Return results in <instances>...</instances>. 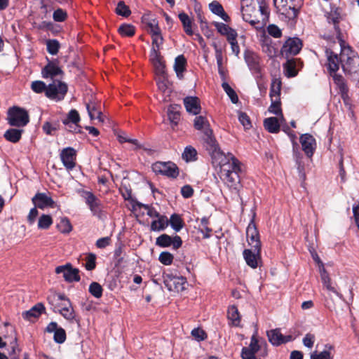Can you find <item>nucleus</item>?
Listing matches in <instances>:
<instances>
[{
	"label": "nucleus",
	"mask_w": 359,
	"mask_h": 359,
	"mask_svg": "<svg viewBox=\"0 0 359 359\" xmlns=\"http://www.w3.org/2000/svg\"><path fill=\"white\" fill-rule=\"evenodd\" d=\"M242 15L245 21L257 30L262 29L266 25L269 11L266 0H241Z\"/></svg>",
	"instance_id": "1"
},
{
	"label": "nucleus",
	"mask_w": 359,
	"mask_h": 359,
	"mask_svg": "<svg viewBox=\"0 0 359 359\" xmlns=\"http://www.w3.org/2000/svg\"><path fill=\"white\" fill-rule=\"evenodd\" d=\"M47 301L55 313L58 312L69 322L74 320L79 322V320H76V315L71 301L64 294L50 292L47 297Z\"/></svg>",
	"instance_id": "2"
},
{
	"label": "nucleus",
	"mask_w": 359,
	"mask_h": 359,
	"mask_svg": "<svg viewBox=\"0 0 359 359\" xmlns=\"http://www.w3.org/2000/svg\"><path fill=\"white\" fill-rule=\"evenodd\" d=\"M206 148L212 156V163L220 167V173L224 168L225 170L233 169V168L238 169V165H240L239 161L232 154H225L221 151L217 141L206 146Z\"/></svg>",
	"instance_id": "3"
},
{
	"label": "nucleus",
	"mask_w": 359,
	"mask_h": 359,
	"mask_svg": "<svg viewBox=\"0 0 359 359\" xmlns=\"http://www.w3.org/2000/svg\"><path fill=\"white\" fill-rule=\"evenodd\" d=\"M273 3L280 15L289 20H294L297 17L303 0H273Z\"/></svg>",
	"instance_id": "4"
},
{
	"label": "nucleus",
	"mask_w": 359,
	"mask_h": 359,
	"mask_svg": "<svg viewBox=\"0 0 359 359\" xmlns=\"http://www.w3.org/2000/svg\"><path fill=\"white\" fill-rule=\"evenodd\" d=\"M7 120L12 126L24 127L29 122V116L27 110L19 107H11L8 111Z\"/></svg>",
	"instance_id": "5"
},
{
	"label": "nucleus",
	"mask_w": 359,
	"mask_h": 359,
	"mask_svg": "<svg viewBox=\"0 0 359 359\" xmlns=\"http://www.w3.org/2000/svg\"><path fill=\"white\" fill-rule=\"evenodd\" d=\"M241 171L240 165H238V169L233 168V169L225 170L223 169V172L220 173L221 180L227 185V187L236 192H238L241 188L240 177L238 172Z\"/></svg>",
	"instance_id": "6"
},
{
	"label": "nucleus",
	"mask_w": 359,
	"mask_h": 359,
	"mask_svg": "<svg viewBox=\"0 0 359 359\" xmlns=\"http://www.w3.org/2000/svg\"><path fill=\"white\" fill-rule=\"evenodd\" d=\"M67 92V86L59 80H53L48 84L46 90V96L51 100H61Z\"/></svg>",
	"instance_id": "7"
},
{
	"label": "nucleus",
	"mask_w": 359,
	"mask_h": 359,
	"mask_svg": "<svg viewBox=\"0 0 359 359\" xmlns=\"http://www.w3.org/2000/svg\"><path fill=\"white\" fill-rule=\"evenodd\" d=\"M194 126L196 130H201L203 133V139L206 146L216 141L212 135V130L210 128L209 122L205 116H196L194 119Z\"/></svg>",
	"instance_id": "8"
},
{
	"label": "nucleus",
	"mask_w": 359,
	"mask_h": 359,
	"mask_svg": "<svg viewBox=\"0 0 359 359\" xmlns=\"http://www.w3.org/2000/svg\"><path fill=\"white\" fill-rule=\"evenodd\" d=\"M163 283L168 290L179 292L185 290L187 280L183 276L166 273L163 276Z\"/></svg>",
	"instance_id": "9"
},
{
	"label": "nucleus",
	"mask_w": 359,
	"mask_h": 359,
	"mask_svg": "<svg viewBox=\"0 0 359 359\" xmlns=\"http://www.w3.org/2000/svg\"><path fill=\"white\" fill-rule=\"evenodd\" d=\"M151 168L157 174H161L172 178H176L179 175L177 166L170 161L156 162L152 165Z\"/></svg>",
	"instance_id": "10"
},
{
	"label": "nucleus",
	"mask_w": 359,
	"mask_h": 359,
	"mask_svg": "<svg viewBox=\"0 0 359 359\" xmlns=\"http://www.w3.org/2000/svg\"><path fill=\"white\" fill-rule=\"evenodd\" d=\"M341 57V66L344 72L349 74L359 73L358 56L355 55L354 53H351V55H347L345 59V55L344 53H342Z\"/></svg>",
	"instance_id": "11"
},
{
	"label": "nucleus",
	"mask_w": 359,
	"mask_h": 359,
	"mask_svg": "<svg viewBox=\"0 0 359 359\" xmlns=\"http://www.w3.org/2000/svg\"><path fill=\"white\" fill-rule=\"evenodd\" d=\"M246 236L248 244L252 248H255L258 251H261V241L259 239V231L253 221H251L246 229Z\"/></svg>",
	"instance_id": "12"
},
{
	"label": "nucleus",
	"mask_w": 359,
	"mask_h": 359,
	"mask_svg": "<svg viewBox=\"0 0 359 359\" xmlns=\"http://www.w3.org/2000/svg\"><path fill=\"white\" fill-rule=\"evenodd\" d=\"M55 273L57 274L62 273L64 279L69 283L80 280L79 270L72 268L70 264L57 266L55 269Z\"/></svg>",
	"instance_id": "13"
},
{
	"label": "nucleus",
	"mask_w": 359,
	"mask_h": 359,
	"mask_svg": "<svg viewBox=\"0 0 359 359\" xmlns=\"http://www.w3.org/2000/svg\"><path fill=\"white\" fill-rule=\"evenodd\" d=\"M302 48V41L298 38H290L287 39L282 49V55H285L287 57L290 55H295L299 53Z\"/></svg>",
	"instance_id": "14"
},
{
	"label": "nucleus",
	"mask_w": 359,
	"mask_h": 359,
	"mask_svg": "<svg viewBox=\"0 0 359 359\" xmlns=\"http://www.w3.org/2000/svg\"><path fill=\"white\" fill-rule=\"evenodd\" d=\"M156 244L162 248H167L172 245L175 250L180 248L182 245V241L180 236H175L171 237L167 234H162L156 238Z\"/></svg>",
	"instance_id": "15"
},
{
	"label": "nucleus",
	"mask_w": 359,
	"mask_h": 359,
	"mask_svg": "<svg viewBox=\"0 0 359 359\" xmlns=\"http://www.w3.org/2000/svg\"><path fill=\"white\" fill-rule=\"evenodd\" d=\"M76 156V151L72 147L65 148L62 151L60 158L67 170H72L75 167Z\"/></svg>",
	"instance_id": "16"
},
{
	"label": "nucleus",
	"mask_w": 359,
	"mask_h": 359,
	"mask_svg": "<svg viewBox=\"0 0 359 359\" xmlns=\"http://www.w3.org/2000/svg\"><path fill=\"white\" fill-rule=\"evenodd\" d=\"M266 343L264 339H258L256 337V335H252L250 341V344L248 347H243L241 351V355H245V354H248V355H255L256 353L258 352L259 350L262 348V346H266Z\"/></svg>",
	"instance_id": "17"
},
{
	"label": "nucleus",
	"mask_w": 359,
	"mask_h": 359,
	"mask_svg": "<svg viewBox=\"0 0 359 359\" xmlns=\"http://www.w3.org/2000/svg\"><path fill=\"white\" fill-rule=\"evenodd\" d=\"M300 143L306 155L309 157L312 156L316 144L314 137L310 134H304L300 137Z\"/></svg>",
	"instance_id": "18"
},
{
	"label": "nucleus",
	"mask_w": 359,
	"mask_h": 359,
	"mask_svg": "<svg viewBox=\"0 0 359 359\" xmlns=\"http://www.w3.org/2000/svg\"><path fill=\"white\" fill-rule=\"evenodd\" d=\"M302 67L300 59H288L283 65L285 75L287 77H294L298 74L299 68Z\"/></svg>",
	"instance_id": "19"
},
{
	"label": "nucleus",
	"mask_w": 359,
	"mask_h": 359,
	"mask_svg": "<svg viewBox=\"0 0 359 359\" xmlns=\"http://www.w3.org/2000/svg\"><path fill=\"white\" fill-rule=\"evenodd\" d=\"M57 62V60L48 62L41 72L43 78L53 79L56 76L63 74V71L59 67Z\"/></svg>",
	"instance_id": "20"
},
{
	"label": "nucleus",
	"mask_w": 359,
	"mask_h": 359,
	"mask_svg": "<svg viewBox=\"0 0 359 359\" xmlns=\"http://www.w3.org/2000/svg\"><path fill=\"white\" fill-rule=\"evenodd\" d=\"M36 208L44 209L53 207L54 201L45 193H37L32 199Z\"/></svg>",
	"instance_id": "21"
},
{
	"label": "nucleus",
	"mask_w": 359,
	"mask_h": 359,
	"mask_svg": "<svg viewBox=\"0 0 359 359\" xmlns=\"http://www.w3.org/2000/svg\"><path fill=\"white\" fill-rule=\"evenodd\" d=\"M261 251L257 250L255 248L245 249L243 251V257L247 264L252 269H256L258 266V263L261 259Z\"/></svg>",
	"instance_id": "22"
},
{
	"label": "nucleus",
	"mask_w": 359,
	"mask_h": 359,
	"mask_svg": "<svg viewBox=\"0 0 359 359\" xmlns=\"http://www.w3.org/2000/svg\"><path fill=\"white\" fill-rule=\"evenodd\" d=\"M325 53L327 58L326 66L327 67L330 74L332 75V74L338 71L339 65L340 63L341 64L342 57L339 58L337 54L330 50H326Z\"/></svg>",
	"instance_id": "23"
},
{
	"label": "nucleus",
	"mask_w": 359,
	"mask_h": 359,
	"mask_svg": "<svg viewBox=\"0 0 359 359\" xmlns=\"http://www.w3.org/2000/svg\"><path fill=\"white\" fill-rule=\"evenodd\" d=\"M184 104L186 110L189 114L197 115L200 114L201 107L198 97L188 96L184 99Z\"/></svg>",
	"instance_id": "24"
},
{
	"label": "nucleus",
	"mask_w": 359,
	"mask_h": 359,
	"mask_svg": "<svg viewBox=\"0 0 359 359\" xmlns=\"http://www.w3.org/2000/svg\"><path fill=\"white\" fill-rule=\"evenodd\" d=\"M82 196L85 198L86 203L94 214H97L100 211V201L92 192L83 191Z\"/></svg>",
	"instance_id": "25"
},
{
	"label": "nucleus",
	"mask_w": 359,
	"mask_h": 359,
	"mask_svg": "<svg viewBox=\"0 0 359 359\" xmlns=\"http://www.w3.org/2000/svg\"><path fill=\"white\" fill-rule=\"evenodd\" d=\"M280 116L266 118L264 121V128L271 133H277L280 130Z\"/></svg>",
	"instance_id": "26"
},
{
	"label": "nucleus",
	"mask_w": 359,
	"mask_h": 359,
	"mask_svg": "<svg viewBox=\"0 0 359 359\" xmlns=\"http://www.w3.org/2000/svg\"><path fill=\"white\" fill-rule=\"evenodd\" d=\"M142 22L147 25V31L151 34H158L161 29L158 21L151 18L149 14H145L142 18Z\"/></svg>",
	"instance_id": "27"
},
{
	"label": "nucleus",
	"mask_w": 359,
	"mask_h": 359,
	"mask_svg": "<svg viewBox=\"0 0 359 359\" xmlns=\"http://www.w3.org/2000/svg\"><path fill=\"white\" fill-rule=\"evenodd\" d=\"M209 8L212 13L219 16L223 20L230 21L229 16L225 13L222 6L217 1H213L209 4Z\"/></svg>",
	"instance_id": "28"
},
{
	"label": "nucleus",
	"mask_w": 359,
	"mask_h": 359,
	"mask_svg": "<svg viewBox=\"0 0 359 359\" xmlns=\"http://www.w3.org/2000/svg\"><path fill=\"white\" fill-rule=\"evenodd\" d=\"M45 310V306L42 303H37L29 311L22 313V317L25 319L30 320L32 318H38Z\"/></svg>",
	"instance_id": "29"
},
{
	"label": "nucleus",
	"mask_w": 359,
	"mask_h": 359,
	"mask_svg": "<svg viewBox=\"0 0 359 359\" xmlns=\"http://www.w3.org/2000/svg\"><path fill=\"white\" fill-rule=\"evenodd\" d=\"M227 318L233 326H239L241 321V316L236 306L231 305L228 308Z\"/></svg>",
	"instance_id": "30"
},
{
	"label": "nucleus",
	"mask_w": 359,
	"mask_h": 359,
	"mask_svg": "<svg viewBox=\"0 0 359 359\" xmlns=\"http://www.w3.org/2000/svg\"><path fill=\"white\" fill-rule=\"evenodd\" d=\"M327 19L329 23L333 24L335 34L338 36L340 34V29L338 25L340 19V13L339 12L338 8L331 10L330 13H327Z\"/></svg>",
	"instance_id": "31"
},
{
	"label": "nucleus",
	"mask_w": 359,
	"mask_h": 359,
	"mask_svg": "<svg viewBox=\"0 0 359 359\" xmlns=\"http://www.w3.org/2000/svg\"><path fill=\"white\" fill-rule=\"evenodd\" d=\"M169 224V221L166 216L160 215L156 220L152 221L151 224V231H160L164 230Z\"/></svg>",
	"instance_id": "32"
},
{
	"label": "nucleus",
	"mask_w": 359,
	"mask_h": 359,
	"mask_svg": "<svg viewBox=\"0 0 359 359\" xmlns=\"http://www.w3.org/2000/svg\"><path fill=\"white\" fill-rule=\"evenodd\" d=\"M23 132L22 129L11 128L5 132L4 137L6 140L16 143L20 140Z\"/></svg>",
	"instance_id": "33"
},
{
	"label": "nucleus",
	"mask_w": 359,
	"mask_h": 359,
	"mask_svg": "<svg viewBox=\"0 0 359 359\" xmlns=\"http://www.w3.org/2000/svg\"><path fill=\"white\" fill-rule=\"evenodd\" d=\"M86 109L91 120L97 119L100 122L104 121L101 111L97 109L94 102L86 104Z\"/></svg>",
	"instance_id": "34"
},
{
	"label": "nucleus",
	"mask_w": 359,
	"mask_h": 359,
	"mask_svg": "<svg viewBox=\"0 0 359 359\" xmlns=\"http://www.w3.org/2000/svg\"><path fill=\"white\" fill-rule=\"evenodd\" d=\"M187 63L186 58L183 55H178L175 60L174 69L178 78L182 79L183 77V72L185 69V65Z\"/></svg>",
	"instance_id": "35"
},
{
	"label": "nucleus",
	"mask_w": 359,
	"mask_h": 359,
	"mask_svg": "<svg viewBox=\"0 0 359 359\" xmlns=\"http://www.w3.org/2000/svg\"><path fill=\"white\" fill-rule=\"evenodd\" d=\"M267 337L269 341L274 346H279L283 344V334L278 329L268 331Z\"/></svg>",
	"instance_id": "36"
},
{
	"label": "nucleus",
	"mask_w": 359,
	"mask_h": 359,
	"mask_svg": "<svg viewBox=\"0 0 359 359\" xmlns=\"http://www.w3.org/2000/svg\"><path fill=\"white\" fill-rule=\"evenodd\" d=\"M271 100V104L269 108V111L274 114L277 116H280V121H285V118L282 114V110L280 108V97L273 98Z\"/></svg>",
	"instance_id": "37"
},
{
	"label": "nucleus",
	"mask_w": 359,
	"mask_h": 359,
	"mask_svg": "<svg viewBox=\"0 0 359 359\" xmlns=\"http://www.w3.org/2000/svg\"><path fill=\"white\" fill-rule=\"evenodd\" d=\"M245 60L250 69L255 72H258L259 70L258 57L256 55L250 53H246Z\"/></svg>",
	"instance_id": "38"
},
{
	"label": "nucleus",
	"mask_w": 359,
	"mask_h": 359,
	"mask_svg": "<svg viewBox=\"0 0 359 359\" xmlns=\"http://www.w3.org/2000/svg\"><path fill=\"white\" fill-rule=\"evenodd\" d=\"M331 76L333 78L334 83L338 86L340 93L342 94V96L346 95L348 92V88L343 76L341 75L337 74V73L332 74Z\"/></svg>",
	"instance_id": "39"
},
{
	"label": "nucleus",
	"mask_w": 359,
	"mask_h": 359,
	"mask_svg": "<svg viewBox=\"0 0 359 359\" xmlns=\"http://www.w3.org/2000/svg\"><path fill=\"white\" fill-rule=\"evenodd\" d=\"M179 18L183 25L186 34L190 36L192 35L191 20L189 15L184 13H181L179 14Z\"/></svg>",
	"instance_id": "40"
},
{
	"label": "nucleus",
	"mask_w": 359,
	"mask_h": 359,
	"mask_svg": "<svg viewBox=\"0 0 359 359\" xmlns=\"http://www.w3.org/2000/svg\"><path fill=\"white\" fill-rule=\"evenodd\" d=\"M182 156L186 162L194 161L197 158V151L193 147L187 146L185 147Z\"/></svg>",
	"instance_id": "41"
},
{
	"label": "nucleus",
	"mask_w": 359,
	"mask_h": 359,
	"mask_svg": "<svg viewBox=\"0 0 359 359\" xmlns=\"http://www.w3.org/2000/svg\"><path fill=\"white\" fill-rule=\"evenodd\" d=\"M280 90H281V81L278 79H273L272 81V83H271V90H270L271 99L280 97Z\"/></svg>",
	"instance_id": "42"
},
{
	"label": "nucleus",
	"mask_w": 359,
	"mask_h": 359,
	"mask_svg": "<svg viewBox=\"0 0 359 359\" xmlns=\"http://www.w3.org/2000/svg\"><path fill=\"white\" fill-rule=\"evenodd\" d=\"M80 121V116L78 111L76 109H72L67 116L66 119L63 120L65 125H68L70 122L75 124V128L78 127L77 123Z\"/></svg>",
	"instance_id": "43"
},
{
	"label": "nucleus",
	"mask_w": 359,
	"mask_h": 359,
	"mask_svg": "<svg viewBox=\"0 0 359 359\" xmlns=\"http://www.w3.org/2000/svg\"><path fill=\"white\" fill-rule=\"evenodd\" d=\"M169 223L170 224L172 228L175 231H180L183 227V221L180 217V215L177 214H173L171 215Z\"/></svg>",
	"instance_id": "44"
},
{
	"label": "nucleus",
	"mask_w": 359,
	"mask_h": 359,
	"mask_svg": "<svg viewBox=\"0 0 359 359\" xmlns=\"http://www.w3.org/2000/svg\"><path fill=\"white\" fill-rule=\"evenodd\" d=\"M118 31L123 36H132L135 34V29L131 25L123 24L119 27Z\"/></svg>",
	"instance_id": "45"
},
{
	"label": "nucleus",
	"mask_w": 359,
	"mask_h": 359,
	"mask_svg": "<svg viewBox=\"0 0 359 359\" xmlns=\"http://www.w3.org/2000/svg\"><path fill=\"white\" fill-rule=\"evenodd\" d=\"M103 289L101 285L97 282H93L89 286V292L95 298H100L102 295Z\"/></svg>",
	"instance_id": "46"
},
{
	"label": "nucleus",
	"mask_w": 359,
	"mask_h": 359,
	"mask_svg": "<svg viewBox=\"0 0 359 359\" xmlns=\"http://www.w3.org/2000/svg\"><path fill=\"white\" fill-rule=\"evenodd\" d=\"M57 226L59 231L63 233H68L72 230V226L67 217L62 218Z\"/></svg>",
	"instance_id": "47"
},
{
	"label": "nucleus",
	"mask_w": 359,
	"mask_h": 359,
	"mask_svg": "<svg viewBox=\"0 0 359 359\" xmlns=\"http://www.w3.org/2000/svg\"><path fill=\"white\" fill-rule=\"evenodd\" d=\"M320 277L322 282L324 286L327 288V290L332 291L333 292H337L335 289L331 285L329 275L323 266V269L320 270Z\"/></svg>",
	"instance_id": "48"
},
{
	"label": "nucleus",
	"mask_w": 359,
	"mask_h": 359,
	"mask_svg": "<svg viewBox=\"0 0 359 359\" xmlns=\"http://www.w3.org/2000/svg\"><path fill=\"white\" fill-rule=\"evenodd\" d=\"M53 220L50 215H42L38 222V227L42 229H47L52 224Z\"/></svg>",
	"instance_id": "49"
},
{
	"label": "nucleus",
	"mask_w": 359,
	"mask_h": 359,
	"mask_svg": "<svg viewBox=\"0 0 359 359\" xmlns=\"http://www.w3.org/2000/svg\"><path fill=\"white\" fill-rule=\"evenodd\" d=\"M222 88L228 95L231 102L236 104L238 102V97L234 90L226 82L222 83Z\"/></svg>",
	"instance_id": "50"
},
{
	"label": "nucleus",
	"mask_w": 359,
	"mask_h": 359,
	"mask_svg": "<svg viewBox=\"0 0 359 359\" xmlns=\"http://www.w3.org/2000/svg\"><path fill=\"white\" fill-rule=\"evenodd\" d=\"M48 52L51 55H56L60 48V43L55 39H50L46 41Z\"/></svg>",
	"instance_id": "51"
},
{
	"label": "nucleus",
	"mask_w": 359,
	"mask_h": 359,
	"mask_svg": "<svg viewBox=\"0 0 359 359\" xmlns=\"http://www.w3.org/2000/svg\"><path fill=\"white\" fill-rule=\"evenodd\" d=\"M116 13L123 17H128L131 12L129 7L123 1H119L116 8Z\"/></svg>",
	"instance_id": "52"
},
{
	"label": "nucleus",
	"mask_w": 359,
	"mask_h": 359,
	"mask_svg": "<svg viewBox=\"0 0 359 359\" xmlns=\"http://www.w3.org/2000/svg\"><path fill=\"white\" fill-rule=\"evenodd\" d=\"M86 264H85V268L88 271H91L94 269L96 266V256L95 254L90 253L88 254L86 258Z\"/></svg>",
	"instance_id": "53"
},
{
	"label": "nucleus",
	"mask_w": 359,
	"mask_h": 359,
	"mask_svg": "<svg viewBox=\"0 0 359 359\" xmlns=\"http://www.w3.org/2000/svg\"><path fill=\"white\" fill-rule=\"evenodd\" d=\"M47 87L48 86H46V83L41 81H33L31 84L32 90L36 93H41L42 92L46 93Z\"/></svg>",
	"instance_id": "54"
},
{
	"label": "nucleus",
	"mask_w": 359,
	"mask_h": 359,
	"mask_svg": "<svg viewBox=\"0 0 359 359\" xmlns=\"http://www.w3.org/2000/svg\"><path fill=\"white\" fill-rule=\"evenodd\" d=\"M173 255L168 252H163L159 255V261L164 265H170L173 261Z\"/></svg>",
	"instance_id": "55"
},
{
	"label": "nucleus",
	"mask_w": 359,
	"mask_h": 359,
	"mask_svg": "<svg viewBox=\"0 0 359 359\" xmlns=\"http://www.w3.org/2000/svg\"><path fill=\"white\" fill-rule=\"evenodd\" d=\"M168 116L172 123L177 124L180 120V114L178 111L175 110V107L170 106L168 111Z\"/></svg>",
	"instance_id": "56"
},
{
	"label": "nucleus",
	"mask_w": 359,
	"mask_h": 359,
	"mask_svg": "<svg viewBox=\"0 0 359 359\" xmlns=\"http://www.w3.org/2000/svg\"><path fill=\"white\" fill-rule=\"evenodd\" d=\"M139 207L143 208L147 210V215L151 218H157L161 215L159 212L152 206L146 204H138Z\"/></svg>",
	"instance_id": "57"
},
{
	"label": "nucleus",
	"mask_w": 359,
	"mask_h": 359,
	"mask_svg": "<svg viewBox=\"0 0 359 359\" xmlns=\"http://www.w3.org/2000/svg\"><path fill=\"white\" fill-rule=\"evenodd\" d=\"M54 340L58 344H62L66 340V332L63 328L59 327L55 330L54 332Z\"/></svg>",
	"instance_id": "58"
},
{
	"label": "nucleus",
	"mask_w": 359,
	"mask_h": 359,
	"mask_svg": "<svg viewBox=\"0 0 359 359\" xmlns=\"http://www.w3.org/2000/svg\"><path fill=\"white\" fill-rule=\"evenodd\" d=\"M67 17V12L61 8H58L53 13V20L56 22H63Z\"/></svg>",
	"instance_id": "59"
},
{
	"label": "nucleus",
	"mask_w": 359,
	"mask_h": 359,
	"mask_svg": "<svg viewBox=\"0 0 359 359\" xmlns=\"http://www.w3.org/2000/svg\"><path fill=\"white\" fill-rule=\"evenodd\" d=\"M212 46L215 50V57L217 60L218 69H221V66L223 65L222 50V48H219L215 43H214Z\"/></svg>",
	"instance_id": "60"
},
{
	"label": "nucleus",
	"mask_w": 359,
	"mask_h": 359,
	"mask_svg": "<svg viewBox=\"0 0 359 359\" xmlns=\"http://www.w3.org/2000/svg\"><path fill=\"white\" fill-rule=\"evenodd\" d=\"M58 123L46 122L43 126V130L47 135H53V132L57 130Z\"/></svg>",
	"instance_id": "61"
},
{
	"label": "nucleus",
	"mask_w": 359,
	"mask_h": 359,
	"mask_svg": "<svg viewBox=\"0 0 359 359\" xmlns=\"http://www.w3.org/2000/svg\"><path fill=\"white\" fill-rule=\"evenodd\" d=\"M268 33L275 37V38H279L282 35L281 30L279 29V27L275 25H270L267 27Z\"/></svg>",
	"instance_id": "62"
},
{
	"label": "nucleus",
	"mask_w": 359,
	"mask_h": 359,
	"mask_svg": "<svg viewBox=\"0 0 359 359\" xmlns=\"http://www.w3.org/2000/svg\"><path fill=\"white\" fill-rule=\"evenodd\" d=\"M238 119L241 123L246 128L251 127V122L249 116L244 112H239Z\"/></svg>",
	"instance_id": "63"
},
{
	"label": "nucleus",
	"mask_w": 359,
	"mask_h": 359,
	"mask_svg": "<svg viewBox=\"0 0 359 359\" xmlns=\"http://www.w3.org/2000/svg\"><path fill=\"white\" fill-rule=\"evenodd\" d=\"M311 359H332L330 353L327 351H323L319 353L316 352L311 355Z\"/></svg>",
	"instance_id": "64"
}]
</instances>
